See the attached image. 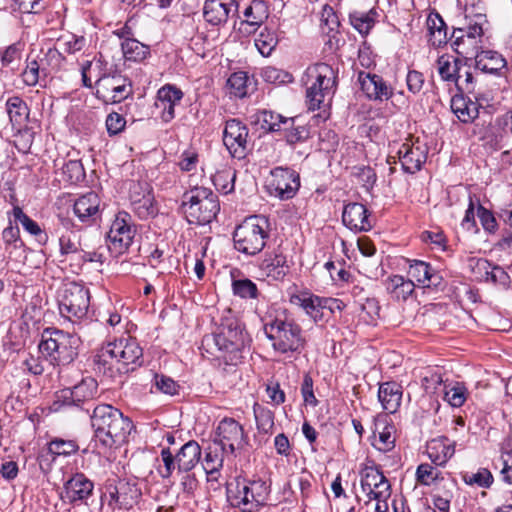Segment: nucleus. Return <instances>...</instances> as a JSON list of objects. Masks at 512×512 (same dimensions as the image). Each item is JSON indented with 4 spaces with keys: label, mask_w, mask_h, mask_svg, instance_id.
<instances>
[{
    "label": "nucleus",
    "mask_w": 512,
    "mask_h": 512,
    "mask_svg": "<svg viewBox=\"0 0 512 512\" xmlns=\"http://www.w3.org/2000/svg\"><path fill=\"white\" fill-rule=\"evenodd\" d=\"M143 350L135 338L121 337L103 346L95 356V365L99 372L109 377L127 373L132 365H141Z\"/></svg>",
    "instance_id": "nucleus-1"
},
{
    "label": "nucleus",
    "mask_w": 512,
    "mask_h": 512,
    "mask_svg": "<svg viewBox=\"0 0 512 512\" xmlns=\"http://www.w3.org/2000/svg\"><path fill=\"white\" fill-rule=\"evenodd\" d=\"M95 441L105 448L123 444L133 429L132 421L109 404L96 406L91 415Z\"/></svg>",
    "instance_id": "nucleus-2"
},
{
    "label": "nucleus",
    "mask_w": 512,
    "mask_h": 512,
    "mask_svg": "<svg viewBox=\"0 0 512 512\" xmlns=\"http://www.w3.org/2000/svg\"><path fill=\"white\" fill-rule=\"evenodd\" d=\"M245 343L242 325L235 317H228L223 319L217 332L203 337L202 348L210 355L233 362L238 359Z\"/></svg>",
    "instance_id": "nucleus-3"
},
{
    "label": "nucleus",
    "mask_w": 512,
    "mask_h": 512,
    "mask_svg": "<svg viewBox=\"0 0 512 512\" xmlns=\"http://www.w3.org/2000/svg\"><path fill=\"white\" fill-rule=\"evenodd\" d=\"M303 83L309 110L320 109L325 100H330L336 92L338 70L324 62L313 64L306 69Z\"/></svg>",
    "instance_id": "nucleus-4"
},
{
    "label": "nucleus",
    "mask_w": 512,
    "mask_h": 512,
    "mask_svg": "<svg viewBox=\"0 0 512 512\" xmlns=\"http://www.w3.org/2000/svg\"><path fill=\"white\" fill-rule=\"evenodd\" d=\"M78 341L76 336L62 330L45 329L38 350L52 366H65L76 358Z\"/></svg>",
    "instance_id": "nucleus-5"
},
{
    "label": "nucleus",
    "mask_w": 512,
    "mask_h": 512,
    "mask_svg": "<svg viewBox=\"0 0 512 512\" xmlns=\"http://www.w3.org/2000/svg\"><path fill=\"white\" fill-rule=\"evenodd\" d=\"M263 329L273 349L281 354L300 353L305 347L302 328L292 319L275 317L265 320Z\"/></svg>",
    "instance_id": "nucleus-6"
},
{
    "label": "nucleus",
    "mask_w": 512,
    "mask_h": 512,
    "mask_svg": "<svg viewBox=\"0 0 512 512\" xmlns=\"http://www.w3.org/2000/svg\"><path fill=\"white\" fill-rule=\"evenodd\" d=\"M270 236L268 218L254 215L246 218L238 225L233 233L235 249L246 255H256L261 252Z\"/></svg>",
    "instance_id": "nucleus-7"
},
{
    "label": "nucleus",
    "mask_w": 512,
    "mask_h": 512,
    "mask_svg": "<svg viewBox=\"0 0 512 512\" xmlns=\"http://www.w3.org/2000/svg\"><path fill=\"white\" fill-rule=\"evenodd\" d=\"M486 22L484 13H476L473 17L467 14L463 25L453 30L450 38L452 49L465 59L475 57L482 44Z\"/></svg>",
    "instance_id": "nucleus-8"
},
{
    "label": "nucleus",
    "mask_w": 512,
    "mask_h": 512,
    "mask_svg": "<svg viewBox=\"0 0 512 512\" xmlns=\"http://www.w3.org/2000/svg\"><path fill=\"white\" fill-rule=\"evenodd\" d=\"M184 197L183 211L191 224H208L220 210L216 195L207 188L196 187Z\"/></svg>",
    "instance_id": "nucleus-9"
},
{
    "label": "nucleus",
    "mask_w": 512,
    "mask_h": 512,
    "mask_svg": "<svg viewBox=\"0 0 512 512\" xmlns=\"http://www.w3.org/2000/svg\"><path fill=\"white\" fill-rule=\"evenodd\" d=\"M90 305L89 289L71 282L64 286L58 295L60 314L70 321L83 319Z\"/></svg>",
    "instance_id": "nucleus-10"
},
{
    "label": "nucleus",
    "mask_w": 512,
    "mask_h": 512,
    "mask_svg": "<svg viewBox=\"0 0 512 512\" xmlns=\"http://www.w3.org/2000/svg\"><path fill=\"white\" fill-rule=\"evenodd\" d=\"M300 187L299 174L288 167H276L271 170L268 189L271 195L281 200L293 198Z\"/></svg>",
    "instance_id": "nucleus-11"
},
{
    "label": "nucleus",
    "mask_w": 512,
    "mask_h": 512,
    "mask_svg": "<svg viewBox=\"0 0 512 512\" xmlns=\"http://www.w3.org/2000/svg\"><path fill=\"white\" fill-rule=\"evenodd\" d=\"M131 94V84L119 73L102 75L96 81V95L105 103H119Z\"/></svg>",
    "instance_id": "nucleus-12"
},
{
    "label": "nucleus",
    "mask_w": 512,
    "mask_h": 512,
    "mask_svg": "<svg viewBox=\"0 0 512 512\" xmlns=\"http://www.w3.org/2000/svg\"><path fill=\"white\" fill-rule=\"evenodd\" d=\"M215 443L222 451L234 454L247 443V437L239 422L233 418H224L218 424Z\"/></svg>",
    "instance_id": "nucleus-13"
},
{
    "label": "nucleus",
    "mask_w": 512,
    "mask_h": 512,
    "mask_svg": "<svg viewBox=\"0 0 512 512\" xmlns=\"http://www.w3.org/2000/svg\"><path fill=\"white\" fill-rule=\"evenodd\" d=\"M402 169L407 173L419 171L427 159V147L419 138L409 136L397 151Z\"/></svg>",
    "instance_id": "nucleus-14"
},
{
    "label": "nucleus",
    "mask_w": 512,
    "mask_h": 512,
    "mask_svg": "<svg viewBox=\"0 0 512 512\" xmlns=\"http://www.w3.org/2000/svg\"><path fill=\"white\" fill-rule=\"evenodd\" d=\"M134 235L135 228L132 225L130 214L125 211L118 212L108 232L112 248L116 252L122 253L131 245Z\"/></svg>",
    "instance_id": "nucleus-15"
},
{
    "label": "nucleus",
    "mask_w": 512,
    "mask_h": 512,
    "mask_svg": "<svg viewBox=\"0 0 512 512\" xmlns=\"http://www.w3.org/2000/svg\"><path fill=\"white\" fill-rule=\"evenodd\" d=\"M248 128L238 119L226 121L223 143L234 158L242 159L247 152Z\"/></svg>",
    "instance_id": "nucleus-16"
},
{
    "label": "nucleus",
    "mask_w": 512,
    "mask_h": 512,
    "mask_svg": "<svg viewBox=\"0 0 512 512\" xmlns=\"http://www.w3.org/2000/svg\"><path fill=\"white\" fill-rule=\"evenodd\" d=\"M129 193L131 207L140 219H148L157 214L154 196L148 183H132L129 187Z\"/></svg>",
    "instance_id": "nucleus-17"
},
{
    "label": "nucleus",
    "mask_w": 512,
    "mask_h": 512,
    "mask_svg": "<svg viewBox=\"0 0 512 512\" xmlns=\"http://www.w3.org/2000/svg\"><path fill=\"white\" fill-rule=\"evenodd\" d=\"M106 489L109 495V505L118 509L132 507L140 495L136 484L124 479L118 480L115 484H109Z\"/></svg>",
    "instance_id": "nucleus-18"
},
{
    "label": "nucleus",
    "mask_w": 512,
    "mask_h": 512,
    "mask_svg": "<svg viewBox=\"0 0 512 512\" xmlns=\"http://www.w3.org/2000/svg\"><path fill=\"white\" fill-rule=\"evenodd\" d=\"M358 82L361 90L370 100L387 101L393 96V88L377 74L365 73L358 74Z\"/></svg>",
    "instance_id": "nucleus-19"
},
{
    "label": "nucleus",
    "mask_w": 512,
    "mask_h": 512,
    "mask_svg": "<svg viewBox=\"0 0 512 512\" xmlns=\"http://www.w3.org/2000/svg\"><path fill=\"white\" fill-rule=\"evenodd\" d=\"M238 3L236 0H206L203 7V17L213 26L227 22L231 13H236Z\"/></svg>",
    "instance_id": "nucleus-20"
},
{
    "label": "nucleus",
    "mask_w": 512,
    "mask_h": 512,
    "mask_svg": "<svg viewBox=\"0 0 512 512\" xmlns=\"http://www.w3.org/2000/svg\"><path fill=\"white\" fill-rule=\"evenodd\" d=\"M182 98V91L173 85H165L158 90L155 106L161 110L162 121L168 123L174 119L175 106Z\"/></svg>",
    "instance_id": "nucleus-21"
},
{
    "label": "nucleus",
    "mask_w": 512,
    "mask_h": 512,
    "mask_svg": "<svg viewBox=\"0 0 512 512\" xmlns=\"http://www.w3.org/2000/svg\"><path fill=\"white\" fill-rule=\"evenodd\" d=\"M343 224L356 232L369 231L372 228L368 210L361 203H349L345 205L342 213Z\"/></svg>",
    "instance_id": "nucleus-22"
},
{
    "label": "nucleus",
    "mask_w": 512,
    "mask_h": 512,
    "mask_svg": "<svg viewBox=\"0 0 512 512\" xmlns=\"http://www.w3.org/2000/svg\"><path fill=\"white\" fill-rule=\"evenodd\" d=\"M94 484L83 473L74 474L64 485L65 498L69 503L83 502L93 492Z\"/></svg>",
    "instance_id": "nucleus-23"
},
{
    "label": "nucleus",
    "mask_w": 512,
    "mask_h": 512,
    "mask_svg": "<svg viewBox=\"0 0 512 512\" xmlns=\"http://www.w3.org/2000/svg\"><path fill=\"white\" fill-rule=\"evenodd\" d=\"M97 393V382L87 377L72 388L62 391V398L66 405L80 406V403L92 399Z\"/></svg>",
    "instance_id": "nucleus-24"
},
{
    "label": "nucleus",
    "mask_w": 512,
    "mask_h": 512,
    "mask_svg": "<svg viewBox=\"0 0 512 512\" xmlns=\"http://www.w3.org/2000/svg\"><path fill=\"white\" fill-rule=\"evenodd\" d=\"M408 275L425 288L436 287L441 281L439 273L429 263L421 260L410 261Z\"/></svg>",
    "instance_id": "nucleus-25"
},
{
    "label": "nucleus",
    "mask_w": 512,
    "mask_h": 512,
    "mask_svg": "<svg viewBox=\"0 0 512 512\" xmlns=\"http://www.w3.org/2000/svg\"><path fill=\"white\" fill-rule=\"evenodd\" d=\"M289 302L303 309L315 322L320 321L323 317L322 310L325 308V300L316 295L308 292L292 294Z\"/></svg>",
    "instance_id": "nucleus-26"
},
{
    "label": "nucleus",
    "mask_w": 512,
    "mask_h": 512,
    "mask_svg": "<svg viewBox=\"0 0 512 512\" xmlns=\"http://www.w3.org/2000/svg\"><path fill=\"white\" fill-rule=\"evenodd\" d=\"M251 123L259 126L264 132H279L282 127L293 124V118L283 117L270 110H259L251 116Z\"/></svg>",
    "instance_id": "nucleus-27"
},
{
    "label": "nucleus",
    "mask_w": 512,
    "mask_h": 512,
    "mask_svg": "<svg viewBox=\"0 0 512 512\" xmlns=\"http://www.w3.org/2000/svg\"><path fill=\"white\" fill-rule=\"evenodd\" d=\"M100 206V198L94 192H88L80 196L74 203V214L81 222L95 221Z\"/></svg>",
    "instance_id": "nucleus-28"
},
{
    "label": "nucleus",
    "mask_w": 512,
    "mask_h": 512,
    "mask_svg": "<svg viewBox=\"0 0 512 512\" xmlns=\"http://www.w3.org/2000/svg\"><path fill=\"white\" fill-rule=\"evenodd\" d=\"M264 275L273 280L283 279L289 271L286 256L280 251H273L266 254L260 264Z\"/></svg>",
    "instance_id": "nucleus-29"
},
{
    "label": "nucleus",
    "mask_w": 512,
    "mask_h": 512,
    "mask_svg": "<svg viewBox=\"0 0 512 512\" xmlns=\"http://www.w3.org/2000/svg\"><path fill=\"white\" fill-rule=\"evenodd\" d=\"M384 285L390 298L397 302H405L415 290L413 280L402 275L389 276L385 280Z\"/></svg>",
    "instance_id": "nucleus-30"
},
{
    "label": "nucleus",
    "mask_w": 512,
    "mask_h": 512,
    "mask_svg": "<svg viewBox=\"0 0 512 512\" xmlns=\"http://www.w3.org/2000/svg\"><path fill=\"white\" fill-rule=\"evenodd\" d=\"M378 399L388 413H395L401 404L402 387L394 381L380 384L378 390Z\"/></svg>",
    "instance_id": "nucleus-31"
},
{
    "label": "nucleus",
    "mask_w": 512,
    "mask_h": 512,
    "mask_svg": "<svg viewBox=\"0 0 512 512\" xmlns=\"http://www.w3.org/2000/svg\"><path fill=\"white\" fill-rule=\"evenodd\" d=\"M201 447L194 441L185 443L175 454L178 472H190L200 461Z\"/></svg>",
    "instance_id": "nucleus-32"
},
{
    "label": "nucleus",
    "mask_w": 512,
    "mask_h": 512,
    "mask_svg": "<svg viewBox=\"0 0 512 512\" xmlns=\"http://www.w3.org/2000/svg\"><path fill=\"white\" fill-rule=\"evenodd\" d=\"M455 450L446 437L430 440L426 445L428 458L438 466L444 465L454 454Z\"/></svg>",
    "instance_id": "nucleus-33"
},
{
    "label": "nucleus",
    "mask_w": 512,
    "mask_h": 512,
    "mask_svg": "<svg viewBox=\"0 0 512 512\" xmlns=\"http://www.w3.org/2000/svg\"><path fill=\"white\" fill-rule=\"evenodd\" d=\"M436 66L441 80L455 84L464 66V62L460 58L444 54L438 57Z\"/></svg>",
    "instance_id": "nucleus-34"
},
{
    "label": "nucleus",
    "mask_w": 512,
    "mask_h": 512,
    "mask_svg": "<svg viewBox=\"0 0 512 512\" xmlns=\"http://www.w3.org/2000/svg\"><path fill=\"white\" fill-rule=\"evenodd\" d=\"M474 58L476 68L484 73L496 74L506 65L502 55L492 50L480 51Z\"/></svg>",
    "instance_id": "nucleus-35"
},
{
    "label": "nucleus",
    "mask_w": 512,
    "mask_h": 512,
    "mask_svg": "<svg viewBox=\"0 0 512 512\" xmlns=\"http://www.w3.org/2000/svg\"><path fill=\"white\" fill-rule=\"evenodd\" d=\"M426 25L428 42L433 47H440L447 43V26L438 13L429 14Z\"/></svg>",
    "instance_id": "nucleus-36"
},
{
    "label": "nucleus",
    "mask_w": 512,
    "mask_h": 512,
    "mask_svg": "<svg viewBox=\"0 0 512 512\" xmlns=\"http://www.w3.org/2000/svg\"><path fill=\"white\" fill-rule=\"evenodd\" d=\"M394 427L386 422L375 423L372 445L382 452L391 451L395 446Z\"/></svg>",
    "instance_id": "nucleus-37"
},
{
    "label": "nucleus",
    "mask_w": 512,
    "mask_h": 512,
    "mask_svg": "<svg viewBox=\"0 0 512 512\" xmlns=\"http://www.w3.org/2000/svg\"><path fill=\"white\" fill-rule=\"evenodd\" d=\"M254 80L244 71L234 72L227 80L229 94L236 98L246 97L254 89Z\"/></svg>",
    "instance_id": "nucleus-38"
},
{
    "label": "nucleus",
    "mask_w": 512,
    "mask_h": 512,
    "mask_svg": "<svg viewBox=\"0 0 512 512\" xmlns=\"http://www.w3.org/2000/svg\"><path fill=\"white\" fill-rule=\"evenodd\" d=\"M451 110L463 123L472 122L478 116L477 104L462 94L452 97Z\"/></svg>",
    "instance_id": "nucleus-39"
},
{
    "label": "nucleus",
    "mask_w": 512,
    "mask_h": 512,
    "mask_svg": "<svg viewBox=\"0 0 512 512\" xmlns=\"http://www.w3.org/2000/svg\"><path fill=\"white\" fill-rule=\"evenodd\" d=\"M6 110L14 127L20 128L28 121L29 108L26 102L19 96H12L7 99Z\"/></svg>",
    "instance_id": "nucleus-40"
},
{
    "label": "nucleus",
    "mask_w": 512,
    "mask_h": 512,
    "mask_svg": "<svg viewBox=\"0 0 512 512\" xmlns=\"http://www.w3.org/2000/svg\"><path fill=\"white\" fill-rule=\"evenodd\" d=\"M232 505L241 508L244 512H252L256 509L255 501L252 500V493L250 492V484L243 480L238 481L236 485V491L233 492L231 489L228 490Z\"/></svg>",
    "instance_id": "nucleus-41"
},
{
    "label": "nucleus",
    "mask_w": 512,
    "mask_h": 512,
    "mask_svg": "<svg viewBox=\"0 0 512 512\" xmlns=\"http://www.w3.org/2000/svg\"><path fill=\"white\" fill-rule=\"evenodd\" d=\"M227 451H222L221 447L214 443V446H209L204 457L203 468L207 473L209 480L217 479V475L223 466V454Z\"/></svg>",
    "instance_id": "nucleus-42"
},
{
    "label": "nucleus",
    "mask_w": 512,
    "mask_h": 512,
    "mask_svg": "<svg viewBox=\"0 0 512 512\" xmlns=\"http://www.w3.org/2000/svg\"><path fill=\"white\" fill-rule=\"evenodd\" d=\"M377 17L378 13L375 9L355 10L349 14V21L360 34L366 35L375 25Z\"/></svg>",
    "instance_id": "nucleus-43"
},
{
    "label": "nucleus",
    "mask_w": 512,
    "mask_h": 512,
    "mask_svg": "<svg viewBox=\"0 0 512 512\" xmlns=\"http://www.w3.org/2000/svg\"><path fill=\"white\" fill-rule=\"evenodd\" d=\"M63 59L62 53L57 48H49L35 58L46 79L59 69Z\"/></svg>",
    "instance_id": "nucleus-44"
},
{
    "label": "nucleus",
    "mask_w": 512,
    "mask_h": 512,
    "mask_svg": "<svg viewBox=\"0 0 512 512\" xmlns=\"http://www.w3.org/2000/svg\"><path fill=\"white\" fill-rule=\"evenodd\" d=\"M443 398L452 407H461L467 399V389L463 383H446L442 389Z\"/></svg>",
    "instance_id": "nucleus-45"
},
{
    "label": "nucleus",
    "mask_w": 512,
    "mask_h": 512,
    "mask_svg": "<svg viewBox=\"0 0 512 512\" xmlns=\"http://www.w3.org/2000/svg\"><path fill=\"white\" fill-rule=\"evenodd\" d=\"M246 25L259 27L268 18V7L264 1L254 0L244 11Z\"/></svg>",
    "instance_id": "nucleus-46"
},
{
    "label": "nucleus",
    "mask_w": 512,
    "mask_h": 512,
    "mask_svg": "<svg viewBox=\"0 0 512 512\" xmlns=\"http://www.w3.org/2000/svg\"><path fill=\"white\" fill-rule=\"evenodd\" d=\"M235 180L236 171L231 167H224L218 170L212 177L215 188L225 195L234 191Z\"/></svg>",
    "instance_id": "nucleus-47"
},
{
    "label": "nucleus",
    "mask_w": 512,
    "mask_h": 512,
    "mask_svg": "<svg viewBox=\"0 0 512 512\" xmlns=\"http://www.w3.org/2000/svg\"><path fill=\"white\" fill-rule=\"evenodd\" d=\"M22 80L27 86H36L37 84L45 85L46 78L42 74V71L39 67V63L30 56L26 59V66L21 73Z\"/></svg>",
    "instance_id": "nucleus-48"
},
{
    "label": "nucleus",
    "mask_w": 512,
    "mask_h": 512,
    "mask_svg": "<svg viewBox=\"0 0 512 512\" xmlns=\"http://www.w3.org/2000/svg\"><path fill=\"white\" fill-rule=\"evenodd\" d=\"M253 413L258 432L263 434L271 433L274 427L273 412L268 408L255 403L253 406Z\"/></svg>",
    "instance_id": "nucleus-49"
},
{
    "label": "nucleus",
    "mask_w": 512,
    "mask_h": 512,
    "mask_svg": "<svg viewBox=\"0 0 512 512\" xmlns=\"http://www.w3.org/2000/svg\"><path fill=\"white\" fill-rule=\"evenodd\" d=\"M121 46L124 57L129 61H142L149 54L148 46L136 39H126Z\"/></svg>",
    "instance_id": "nucleus-50"
},
{
    "label": "nucleus",
    "mask_w": 512,
    "mask_h": 512,
    "mask_svg": "<svg viewBox=\"0 0 512 512\" xmlns=\"http://www.w3.org/2000/svg\"><path fill=\"white\" fill-rule=\"evenodd\" d=\"M277 44L278 38L276 34L268 28L261 30L255 38V47L264 57L270 56L276 48Z\"/></svg>",
    "instance_id": "nucleus-51"
},
{
    "label": "nucleus",
    "mask_w": 512,
    "mask_h": 512,
    "mask_svg": "<svg viewBox=\"0 0 512 512\" xmlns=\"http://www.w3.org/2000/svg\"><path fill=\"white\" fill-rule=\"evenodd\" d=\"M285 139L289 145H296L298 143L305 142L310 137V131L305 125H295V119L293 118V124L287 125L286 128L282 127Z\"/></svg>",
    "instance_id": "nucleus-52"
},
{
    "label": "nucleus",
    "mask_w": 512,
    "mask_h": 512,
    "mask_svg": "<svg viewBox=\"0 0 512 512\" xmlns=\"http://www.w3.org/2000/svg\"><path fill=\"white\" fill-rule=\"evenodd\" d=\"M62 181L66 183H76L84 176V169L79 160H69L64 162L61 167Z\"/></svg>",
    "instance_id": "nucleus-53"
},
{
    "label": "nucleus",
    "mask_w": 512,
    "mask_h": 512,
    "mask_svg": "<svg viewBox=\"0 0 512 512\" xmlns=\"http://www.w3.org/2000/svg\"><path fill=\"white\" fill-rule=\"evenodd\" d=\"M454 487L453 482H449L448 485H444V490L442 491L440 488L436 489V491L432 494V501L435 509L441 512H449L451 500L453 498V493L450 488Z\"/></svg>",
    "instance_id": "nucleus-54"
},
{
    "label": "nucleus",
    "mask_w": 512,
    "mask_h": 512,
    "mask_svg": "<svg viewBox=\"0 0 512 512\" xmlns=\"http://www.w3.org/2000/svg\"><path fill=\"white\" fill-rule=\"evenodd\" d=\"M233 294L242 299H255L258 296L256 284L248 278L233 280Z\"/></svg>",
    "instance_id": "nucleus-55"
},
{
    "label": "nucleus",
    "mask_w": 512,
    "mask_h": 512,
    "mask_svg": "<svg viewBox=\"0 0 512 512\" xmlns=\"http://www.w3.org/2000/svg\"><path fill=\"white\" fill-rule=\"evenodd\" d=\"M462 479L467 485H476L481 488H489L493 483V476L486 468H480L475 473H465Z\"/></svg>",
    "instance_id": "nucleus-56"
},
{
    "label": "nucleus",
    "mask_w": 512,
    "mask_h": 512,
    "mask_svg": "<svg viewBox=\"0 0 512 512\" xmlns=\"http://www.w3.org/2000/svg\"><path fill=\"white\" fill-rule=\"evenodd\" d=\"M261 76L265 82L276 85L291 83L293 81L292 74L272 66L263 68Z\"/></svg>",
    "instance_id": "nucleus-57"
},
{
    "label": "nucleus",
    "mask_w": 512,
    "mask_h": 512,
    "mask_svg": "<svg viewBox=\"0 0 512 512\" xmlns=\"http://www.w3.org/2000/svg\"><path fill=\"white\" fill-rule=\"evenodd\" d=\"M388 479L376 467L365 466L360 472V485L368 489L371 484L387 482Z\"/></svg>",
    "instance_id": "nucleus-58"
},
{
    "label": "nucleus",
    "mask_w": 512,
    "mask_h": 512,
    "mask_svg": "<svg viewBox=\"0 0 512 512\" xmlns=\"http://www.w3.org/2000/svg\"><path fill=\"white\" fill-rule=\"evenodd\" d=\"M86 40L82 36L73 34L61 36L58 39L59 48L68 54H74L85 46Z\"/></svg>",
    "instance_id": "nucleus-59"
},
{
    "label": "nucleus",
    "mask_w": 512,
    "mask_h": 512,
    "mask_svg": "<svg viewBox=\"0 0 512 512\" xmlns=\"http://www.w3.org/2000/svg\"><path fill=\"white\" fill-rule=\"evenodd\" d=\"M77 450L78 445L73 440L54 439L49 443V451L58 456H69Z\"/></svg>",
    "instance_id": "nucleus-60"
},
{
    "label": "nucleus",
    "mask_w": 512,
    "mask_h": 512,
    "mask_svg": "<svg viewBox=\"0 0 512 512\" xmlns=\"http://www.w3.org/2000/svg\"><path fill=\"white\" fill-rule=\"evenodd\" d=\"M13 216L16 221L20 222L23 228L31 235L37 236L41 234L40 226L26 215L19 206L13 208Z\"/></svg>",
    "instance_id": "nucleus-61"
},
{
    "label": "nucleus",
    "mask_w": 512,
    "mask_h": 512,
    "mask_svg": "<svg viewBox=\"0 0 512 512\" xmlns=\"http://www.w3.org/2000/svg\"><path fill=\"white\" fill-rule=\"evenodd\" d=\"M161 459L164 465L163 468L159 469V473L162 478H170L177 469L175 454H173L169 448L162 449Z\"/></svg>",
    "instance_id": "nucleus-62"
},
{
    "label": "nucleus",
    "mask_w": 512,
    "mask_h": 512,
    "mask_svg": "<svg viewBox=\"0 0 512 512\" xmlns=\"http://www.w3.org/2000/svg\"><path fill=\"white\" fill-rule=\"evenodd\" d=\"M250 492L252 493V500L255 501L256 509L262 506L268 496V487L262 480L250 481Z\"/></svg>",
    "instance_id": "nucleus-63"
},
{
    "label": "nucleus",
    "mask_w": 512,
    "mask_h": 512,
    "mask_svg": "<svg viewBox=\"0 0 512 512\" xmlns=\"http://www.w3.org/2000/svg\"><path fill=\"white\" fill-rule=\"evenodd\" d=\"M438 478V471L430 464L423 463L417 467L416 479L422 485L429 486Z\"/></svg>",
    "instance_id": "nucleus-64"
}]
</instances>
